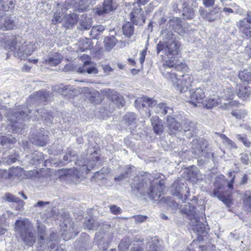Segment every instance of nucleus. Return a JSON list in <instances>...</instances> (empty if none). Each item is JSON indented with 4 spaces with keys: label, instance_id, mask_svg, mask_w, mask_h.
Instances as JSON below:
<instances>
[{
    "label": "nucleus",
    "instance_id": "obj_43",
    "mask_svg": "<svg viewBox=\"0 0 251 251\" xmlns=\"http://www.w3.org/2000/svg\"><path fill=\"white\" fill-rule=\"evenodd\" d=\"M111 99L112 101L116 102L119 107L124 106L125 101L123 97L118 95L117 92H114Z\"/></svg>",
    "mask_w": 251,
    "mask_h": 251
},
{
    "label": "nucleus",
    "instance_id": "obj_63",
    "mask_svg": "<svg viewBox=\"0 0 251 251\" xmlns=\"http://www.w3.org/2000/svg\"><path fill=\"white\" fill-rule=\"evenodd\" d=\"M146 54H147L146 50H144L140 53L139 61L141 64H143L145 61Z\"/></svg>",
    "mask_w": 251,
    "mask_h": 251
},
{
    "label": "nucleus",
    "instance_id": "obj_39",
    "mask_svg": "<svg viewBox=\"0 0 251 251\" xmlns=\"http://www.w3.org/2000/svg\"><path fill=\"white\" fill-rule=\"evenodd\" d=\"M84 226L85 228L89 230H96L97 229L99 225L98 223L95 222V220L93 218H90L85 219Z\"/></svg>",
    "mask_w": 251,
    "mask_h": 251
},
{
    "label": "nucleus",
    "instance_id": "obj_55",
    "mask_svg": "<svg viewBox=\"0 0 251 251\" xmlns=\"http://www.w3.org/2000/svg\"><path fill=\"white\" fill-rule=\"evenodd\" d=\"M47 241L49 242H59V238L57 235V233L54 232H52L50 233V237L46 239Z\"/></svg>",
    "mask_w": 251,
    "mask_h": 251
},
{
    "label": "nucleus",
    "instance_id": "obj_5",
    "mask_svg": "<svg viewBox=\"0 0 251 251\" xmlns=\"http://www.w3.org/2000/svg\"><path fill=\"white\" fill-rule=\"evenodd\" d=\"M134 104L138 109L147 106L154 107L155 112L160 115L166 114L169 108L165 103H159L158 104L156 100L144 96L138 97L135 100Z\"/></svg>",
    "mask_w": 251,
    "mask_h": 251
},
{
    "label": "nucleus",
    "instance_id": "obj_4",
    "mask_svg": "<svg viewBox=\"0 0 251 251\" xmlns=\"http://www.w3.org/2000/svg\"><path fill=\"white\" fill-rule=\"evenodd\" d=\"M169 57L171 59L166 60L165 63L160 67V71L166 78L173 82L175 87V84L178 79L176 74L175 73H172L170 70L174 68L177 71H181L185 68V65L181 61L172 58V56Z\"/></svg>",
    "mask_w": 251,
    "mask_h": 251
},
{
    "label": "nucleus",
    "instance_id": "obj_34",
    "mask_svg": "<svg viewBox=\"0 0 251 251\" xmlns=\"http://www.w3.org/2000/svg\"><path fill=\"white\" fill-rule=\"evenodd\" d=\"M133 168H134V167L131 165L126 166L125 171L122 173L121 175L115 177V180L116 181H120L122 180L129 177L131 176Z\"/></svg>",
    "mask_w": 251,
    "mask_h": 251
},
{
    "label": "nucleus",
    "instance_id": "obj_10",
    "mask_svg": "<svg viewBox=\"0 0 251 251\" xmlns=\"http://www.w3.org/2000/svg\"><path fill=\"white\" fill-rule=\"evenodd\" d=\"M117 8V4L114 0H104L101 5L96 8V13L103 16L114 11Z\"/></svg>",
    "mask_w": 251,
    "mask_h": 251
},
{
    "label": "nucleus",
    "instance_id": "obj_26",
    "mask_svg": "<svg viewBox=\"0 0 251 251\" xmlns=\"http://www.w3.org/2000/svg\"><path fill=\"white\" fill-rule=\"evenodd\" d=\"M44 63L51 66H56L61 61L59 54L57 53H50L44 58Z\"/></svg>",
    "mask_w": 251,
    "mask_h": 251
},
{
    "label": "nucleus",
    "instance_id": "obj_36",
    "mask_svg": "<svg viewBox=\"0 0 251 251\" xmlns=\"http://www.w3.org/2000/svg\"><path fill=\"white\" fill-rule=\"evenodd\" d=\"M105 30V27L102 25H97L92 27L90 35L93 38L97 39L98 36L101 34Z\"/></svg>",
    "mask_w": 251,
    "mask_h": 251
},
{
    "label": "nucleus",
    "instance_id": "obj_54",
    "mask_svg": "<svg viewBox=\"0 0 251 251\" xmlns=\"http://www.w3.org/2000/svg\"><path fill=\"white\" fill-rule=\"evenodd\" d=\"M109 208L111 212L113 214L118 215L122 213L121 208L116 205H111L109 206Z\"/></svg>",
    "mask_w": 251,
    "mask_h": 251
},
{
    "label": "nucleus",
    "instance_id": "obj_61",
    "mask_svg": "<svg viewBox=\"0 0 251 251\" xmlns=\"http://www.w3.org/2000/svg\"><path fill=\"white\" fill-rule=\"evenodd\" d=\"M218 199L226 205L229 204L230 202L229 199L224 195H221L220 196H218Z\"/></svg>",
    "mask_w": 251,
    "mask_h": 251
},
{
    "label": "nucleus",
    "instance_id": "obj_33",
    "mask_svg": "<svg viewBox=\"0 0 251 251\" xmlns=\"http://www.w3.org/2000/svg\"><path fill=\"white\" fill-rule=\"evenodd\" d=\"M251 93V88L250 86H241L237 92L239 98L244 99L249 97Z\"/></svg>",
    "mask_w": 251,
    "mask_h": 251
},
{
    "label": "nucleus",
    "instance_id": "obj_17",
    "mask_svg": "<svg viewBox=\"0 0 251 251\" xmlns=\"http://www.w3.org/2000/svg\"><path fill=\"white\" fill-rule=\"evenodd\" d=\"M130 20L133 24L143 25L145 21L143 10L140 7L134 9L130 13Z\"/></svg>",
    "mask_w": 251,
    "mask_h": 251
},
{
    "label": "nucleus",
    "instance_id": "obj_18",
    "mask_svg": "<svg viewBox=\"0 0 251 251\" xmlns=\"http://www.w3.org/2000/svg\"><path fill=\"white\" fill-rule=\"evenodd\" d=\"M190 221L194 231L198 235L203 236L204 234H207L208 230L207 225L201 222L198 217L191 218Z\"/></svg>",
    "mask_w": 251,
    "mask_h": 251
},
{
    "label": "nucleus",
    "instance_id": "obj_35",
    "mask_svg": "<svg viewBox=\"0 0 251 251\" xmlns=\"http://www.w3.org/2000/svg\"><path fill=\"white\" fill-rule=\"evenodd\" d=\"M117 39L114 36L107 37L104 39V44L106 50H110L116 45Z\"/></svg>",
    "mask_w": 251,
    "mask_h": 251
},
{
    "label": "nucleus",
    "instance_id": "obj_44",
    "mask_svg": "<svg viewBox=\"0 0 251 251\" xmlns=\"http://www.w3.org/2000/svg\"><path fill=\"white\" fill-rule=\"evenodd\" d=\"M196 208L193 205L188 203L185 206V213L187 214L189 216H191V218H194L197 217L195 215L196 214Z\"/></svg>",
    "mask_w": 251,
    "mask_h": 251
},
{
    "label": "nucleus",
    "instance_id": "obj_59",
    "mask_svg": "<svg viewBox=\"0 0 251 251\" xmlns=\"http://www.w3.org/2000/svg\"><path fill=\"white\" fill-rule=\"evenodd\" d=\"M17 155L12 154L9 156L7 160L6 161V163L8 164H11L14 162H15L17 160Z\"/></svg>",
    "mask_w": 251,
    "mask_h": 251
},
{
    "label": "nucleus",
    "instance_id": "obj_19",
    "mask_svg": "<svg viewBox=\"0 0 251 251\" xmlns=\"http://www.w3.org/2000/svg\"><path fill=\"white\" fill-rule=\"evenodd\" d=\"M34 120L44 121V124L50 126L52 122L53 117L50 113L44 109H38L35 112Z\"/></svg>",
    "mask_w": 251,
    "mask_h": 251
},
{
    "label": "nucleus",
    "instance_id": "obj_49",
    "mask_svg": "<svg viewBox=\"0 0 251 251\" xmlns=\"http://www.w3.org/2000/svg\"><path fill=\"white\" fill-rule=\"evenodd\" d=\"M49 92L47 91H38L36 92V96L42 101H46L49 97Z\"/></svg>",
    "mask_w": 251,
    "mask_h": 251
},
{
    "label": "nucleus",
    "instance_id": "obj_42",
    "mask_svg": "<svg viewBox=\"0 0 251 251\" xmlns=\"http://www.w3.org/2000/svg\"><path fill=\"white\" fill-rule=\"evenodd\" d=\"M239 77L242 81L249 83L251 81V72L244 70L239 73Z\"/></svg>",
    "mask_w": 251,
    "mask_h": 251
},
{
    "label": "nucleus",
    "instance_id": "obj_31",
    "mask_svg": "<svg viewBox=\"0 0 251 251\" xmlns=\"http://www.w3.org/2000/svg\"><path fill=\"white\" fill-rule=\"evenodd\" d=\"M16 142L15 138L8 136L0 137V144L4 147V149L11 148V146Z\"/></svg>",
    "mask_w": 251,
    "mask_h": 251
},
{
    "label": "nucleus",
    "instance_id": "obj_23",
    "mask_svg": "<svg viewBox=\"0 0 251 251\" xmlns=\"http://www.w3.org/2000/svg\"><path fill=\"white\" fill-rule=\"evenodd\" d=\"M78 72L81 74L87 73L88 74L96 75L99 72L98 69L93 65L92 62L86 61L82 67L78 69Z\"/></svg>",
    "mask_w": 251,
    "mask_h": 251
},
{
    "label": "nucleus",
    "instance_id": "obj_14",
    "mask_svg": "<svg viewBox=\"0 0 251 251\" xmlns=\"http://www.w3.org/2000/svg\"><path fill=\"white\" fill-rule=\"evenodd\" d=\"M184 192L187 194L189 193L186 186L184 184L174 183L173 184L171 190L172 194L176 196L183 201H185L187 199V195L186 194H184Z\"/></svg>",
    "mask_w": 251,
    "mask_h": 251
},
{
    "label": "nucleus",
    "instance_id": "obj_29",
    "mask_svg": "<svg viewBox=\"0 0 251 251\" xmlns=\"http://www.w3.org/2000/svg\"><path fill=\"white\" fill-rule=\"evenodd\" d=\"M151 122L154 132L157 135H161L163 132V126L159 121L158 117H152Z\"/></svg>",
    "mask_w": 251,
    "mask_h": 251
},
{
    "label": "nucleus",
    "instance_id": "obj_62",
    "mask_svg": "<svg viewBox=\"0 0 251 251\" xmlns=\"http://www.w3.org/2000/svg\"><path fill=\"white\" fill-rule=\"evenodd\" d=\"M203 5L206 7H212L214 5L215 0H202Z\"/></svg>",
    "mask_w": 251,
    "mask_h": 251
},
{
    "label": "nucleus",
    "instance_id": "obj_52",
    "mask_svg": "<svg viewBox=\"0 0 251 251\" xmlns=\"http://www.w3.org/2000/svg\"><path fill=\"white\" fill-rule=\"evenodd\" d=\"M182 127L185 131H190L194 127V124L187 120L182 124Z\"/></svg>",
    "mask_w": 251,
    "mask_h": 251
},
{
    "label": "nucleus",
    "instance_id": "obj_2",
    "mask_svg": "<svg viewBox=\"0 0 251 251\" xmlns=\"http://www.w3.org/2000/svg\"><path fill=\"white\" fill-rule=\"evenodd\" d=\"M161 36L162 41L157 45V53L162 51L168 57L177 54L180 45L176 41L173 30L166 25L162 29Z\"/></svg>",
    "mask_w": 251,
    "mask_h": 251
},
{
    "label": "nucleus",
    "instance_id": "obj_48",
    "mask_svg": "<svg viewBox=\"0 0 251 251\" xmlns=\"http://www.w3.org/2000/svg\"><path fill=\"white\" fill-rule=\"evenodd\" d=\"M164 201L167 205L173 209L178 208V204L170 197L164 198Z\"/></svg>",
    "mask_w": 251,
    "mask_h": 251
},
{
    "label": "nucleus",
    "instance_id": "obj_7",
    "mask_svg": "<svg viewBox=\"0 0 251 251\" xmlns=\"http://www.w3.org/2000/svg\"><path fill=\"white\" fill-rule=\"evenodd\" d=\"M207 143L206 140H200L194 141L193 142L192 152L196 157L200 158L204 157L209 158L210 153L206 150Z\"/></svg>",
    "mask_w": 251,
    "mask_h": 251
},
{
    "label": "nucleus",
    "instance_id": "obj_25",
    "mask_svg": "<svg viewBox=\"0 0 251 251\" xmlns=\"http://www.w3.org/2000/svg\"><path fill=\"white\" fill-rule=\"evenodd\" d=\"M4 15L0 13V29L2 30H10L13 28L14 23L9 17L4 18Z\"/></svg>",
    "mask_w": 251,
    "mask_h": 251
},
{
    "label": "nucleus",
    "instance_id": "obj_28",
    "mask_svg": "<svg viewBox=\"0 0 251 251\" xmlns=\"http://www.w3.org/2000/svg\"><path fill=\"white\" fill-rule=\"evenodd\" d=\"M237 26L244 37H251V26L245 20H241L237 23Z\"/></svg>",
    "mask_w": 251,
    "mask_h": 251
},
{
    "label": "nucleus",
    "instance_id": "obj_64",
    "mask_svg": "<svg viewBox=\"0 0 251 251\" xmlns=\"http://www.w3.org/2000/svg\"><path fill=\"white\" fill-rule=\"evenodd\" d=\"M225 144H227L231 149H236L237 148V146L235 143L229 138L226 142Z\"/></svg>",
    "mask_w": 251,
    "mask_h": 251
},
{
    "label": "nucleus",
    "instance_id": "obj_9",
    "mask_svg": "<svg viewBox=\"0 0 251 251\" xmlns=\"http://www.w3.org/2000/svg\"><path fill=\"white\" fill-rule=\"evenodd\" d=\"M231 99L229 97L227 100V102H223V100H226V99L223 97L219 98H210L206 100L203 103V105L206 108L210 109L218 105H221L220 107L223 109H226L228 107V106L231 103Z\"/></svg>",
    "mask_w": 251,
    "mask_h": 251
},
{
    "label": "nucleus",
    "instance_id": "obj_8",
    "mask_svg": "<svg viewBox=\"0 0 251 251\" xmlns=\"http://www.w3.org/2000/svg\"><path fill=\"white\" fill-rule=\"evenodd\" d=\"M194 77L190 75L185 74L178 78L175 84L176 89L181 93L185 92L191 86L194 81Z\"/></svg>",
    "mask_w": 251,
    "mask_h": 251
},
{
    "label": "nucleus",
    "instance_id": "obj_22",
    "mask_svg": "<svg viewBox=\"0 0 251 251\" xmlns=\"http://www.w3.org/2000/svg\"><path fill=\"white\" fill-rule=\"evenodd\" d=\"M30 141L35 145L43 147L45 146L48 140V136L45 131H41L38 134L34 135L30 138Z\"/></svg>",
    "mask_w": 251,
    "mask_h": 251
},
{
    "label": "nucleus",
    "instance_id": "obj_56",
    "mask_svg": "<svg viewBox=\"0 0 251 251\" xmlns=\"http://www.w3.org/2000/svg\"><path fill=\"white\" fill-rule=\"evenodd\" d=\"M72 172L70 169H62L58 170V174L60 176L69 175Z\"/></svg>",
    "mask_w": 251,
    "mask_h": 251
},
{
    "label": "nucleus",
    "instance_id": "obj_38",
    "mask_svg": "<svg viewBox=\"0 0 251 251\" xmlns=\"http://www.w3.org/2000/svg\"><path fill=\"white\" fill-rule=\"evenodd\" d=\"M78 17L75 14H70L67 18L66 23V26L68 28H72L78 22Z\"/></svg>",
    "mask_w": 251,
    "mask_h": 251
},
{
    "label": "nucleus",
    "instance_id": "obj_53",
    "mask_svg": "<svg viewBox=\"0 0 251 251\" xmlns=\"http://www.w3.org/2000/svg\"><path fill=\"white\" fill-rule=\"evenodd\" d=\"M91 42L88 40L82 42L80 44V49L83 51L87 50H90L91 49Z\"/></svg>",
    "mask_w": 251,
    "mask_h": 251
},
{
    "label": "nucleus",
    "instance_id": "obj_13",
    "mask_svg": "<svg viewBox=\"0 0 251 251\" xmlns=\"http://www.w3.org/2000/svg\"><path fill=\"white\" fill-rule=\"evenodd\" d=\"M112 240L111 234L106 232H102L100 230L96 233L95 240L100 249L106 250L108 245Z\"/></svg>",
    "mask_w": 251,
    "mask_h": 251
},
{
    "label": "nucleus",
    "instance_id": "obj_15",
    "mask_svg": "<svg viewBox=\"0 0 251 251\" xmlns=\"http://www.w3.org/2000/svg\"><path fill=\"white\" fill-rule=\"evenodd\" d=\"M167 28H170L180 35H183L185 32L184 28L182 25V20L178 17H173L167 22Z\"/></svg>",
    "mask_w": 251,
    "mask_h": 251
},
{
    "label": "nucleus",
    "instance_id": "obj_11",
    "mask_svg": "<svg viewBox=\"0 0 251 251\" xmlns=\"http://www.w3.org/2000/svg\"><path fill=\"white\" fill-rule=\"evenodd\" d=\"M183 15L187 19H192L195 16L194 8L197 7L196 0H181Z\"/></svg>",
    "mask_w": 251,
    "mask_h": 251
},
{
    "label": "nucleus",
    "instance_id": "obj_57",
    "mask_svg": "<svg viewBox=\"0 0 251 251\" xmlns=\"http://www.w3.org/2000/svg\"><path fill=\"white\" fill-rule=\"evenodd\" d=\"M240 160L243 164L245 165H247L249 164V157L247 154L246 153H242L241 154V157L240 158Z\"/></svg>",
    "mask_w": 251,
    "mask_h": 251
},
{
    "label": "nucleus",
    "instance_id": "obj_40",
    "mask_svg": "<svg viewBox=\"0 0 251 251\" xmlns=\"http://www.w3.org/2000/svg\"><path fill=\"white\" fill-rule=\"evenodd\" d=\"M124 121L125 123L128 125L135 124L137 116L133 112H128L124 116Z\"/></svg>",
    "mask_w": 251,
    "mask_h": 251
},
{
    "label": "nucleus",
    "instance_id": "obj_21",
    "mask_svg": "<svg viewBox=\"0 0 251 251\" xmlns=\"http://www.w3.org/2000/svg\"><path fill=\"white\" fill-rule=\"evenodd\" d=\"M167 127L168 133L171 135H176L179 130L180 124L172 116H168L167 119Z\"/></svg>",
    "mask_w": 251,
    "mask_h": 251
},
{
    "label": "nucleus",
    "instance_id": "obj_3",
    "mask_svg": "<svg viewBox=\"0 0 251 251\" xmlns=\"http://www.w3.org/2000/svg\"><path fill=\"white\" fill-rule=\"evenodd\" d=\"M10 40V42L6 43V49L12 51L16 57L25 59L34 51L33 44H25V42L23 44V41L19 35H11Z\"/></svg>",
    "mask_w": 251,
    "mask_h": 251
},
{
    "label": "nucleus",
    "instance_id": "obj_24",
    "mask_svg": "<svg viewBox=\"0 0 251 251\" xmlns=\"http://www.w3.org/2000/svg\"><path fill=\"white\" fill-rule=\"evenodd\" d=\"M30 223L26 219L25 220H18L15 222V228L17 232L20 233V235L30 230Z\"/></svg>",
    "mask_w": 251,
    "mask_h": 251
},
{
    "label": "nucleus",
    "instance_id": "obj_41",
    "mask_svg": "<svg viewBox=\"0 0 251 251\" xmlns=\"http://www.w3.org/2000/svg\"><path fill=\"white\" fill-rule=\"evenodd\" d=\"M3 198L5 201L8 202H14L22 204V205L24 203V201L20 200V198L9 193H6Z\"/></svg>",
    "mask_w": 251,
    "mask_h": 251
},
{
    "label": "nucleus",
    "instance_id": "obj_30",
    "mask_svg": "<svg viewBox=\"0 0 251 251\" xmlns=\"http://www.w3.org/2000/svg\"><path fill=\"white\" fill-rule=\"evenodd\" d=\"M15 0H0V13L1 11H9L14 8ZM3 14V12H1Z\"/></svg>",
    "mask_w": 251,
    "mask_h": 251
},
{
    "label": "nucleus",
    "instance_id": "obj_50",
    "mask_svg": "<svg viewBox=\"0 0 251 251\" xmlns=\"http://www.w3.org/2000/svg\"><path fill=\"white\" fill-rule=\"evenodd\" d=\"M63 11V10L62 9ZM63 11L61 12H55L53 15V19H52V23L53 24L55 25L58 23H60L62 21V16H63Z\"/></svg>",
    "mask_w": 251,
    "mask_h": 251
},
{
    "label": "nucleus",
    "instance_id": "obj_51",
    "mask_svg": "<svg viewBox=\"0 0 251 251\" xmlns=\"http://www.w3.org/2000/svg\"><path fill=\"white\" fill-rule=\"evenodd\" d=\"M132 218L134 219L136 223L139 224L146 222L148 217L146 215H133Z\"/></svg>",
    "mask_w": 251,
    "mask_h": 251
},
{
    "label": "nucleus",
    "instance_id": "obj_46",
    "mask_svg": "<svg viewBox=\"0 0 251 251\" xmlns=\"http://www.w3.org/2000/svg\"><path fill=\"white\" fill-rule=\"evenodd\" d=\"M199 242L197 241H193L190 244L188 249L190 251H203L204 246L199 245Z\"/></svg>",
    "mask_w": 251,
    "mask_h": 251
},
{
    "label": "nucleus",
    "instance_id": "obj_47",
    "mask_svg": "<svg viewBox=\"0 0 251 251\" xmlns=\"http://www.w3.org/2000/svg\"><path fill=\"white\" fill-rule=\"evenodd\" d=\"M236 137L239 141L242 142L244 146L246 147L249 148L251 146V142L249 141L246 135L236 134Z\"/></svg>",
    "mask_w": 251,
    "mask_h": 251
},
{
    "label": "nucleus",
    "instance_id": "obj_45",
    "mask_svg": "<svg viewBox=\"0 0 251 251\" xmlns=\"http://www.w3.org/2000/svg\"><path fill=\"white\" fill-rule=\"evenodd\" d=\"M46 227L44 226H39L37 229V233L39 237V244H42L45 238L44 235L45 233Z\"/></svg>",
    "mask_w": 251,
    "mask_h": 251
},
{
    "label": "nucleus",
    "instance_id": "obj_16",
    "mask_svg": "<svg viewBox=\"0 0 251 251\" xmlns=\"http://www.w3.org/2000/svg\"><path fill=\"white\" fill-rule=\"evenodd\" d=\"M221 12V8L218 6H216L209 12H207L202 7H201L199 9V12L201 17L210 22H213L218 20Z\"/></svg>",
    "mask_w": 251,
    "mask_h": 251
},
{
    "label": "nucleus",
    "instance_id": "obj_20",
    "mask_svg": "<svg viewBox=\"0 0 251 251\" xmlns=\"http://www.w3.org/2000/svg\"><path fill=\"white\" fill-rule=\"evenodd\" d=\"M189 94L190 98V101L195 106L197 103H202L203 99L205 98V94L203 91L199 88L195 90L190 91Z\"/></svg>",
    "mask_w": 251,
    "mask_h": 251
},
{
    "label": "nucleus",
    "instance_id": "obj_32",
    "mask_svg": "<svg viewBox=\"0 0 251 251\" xmlns=\"http://www.w3.org/2000/svg\"><path fill=\"white\" fill-rule=\"evenodd\" d=\"M91 26V19L83 15L80 20L78 28L81 30H88Z\"/></svg>",
    "mask_w": 251,
    "mask_h": 251
},
{
    "label": "nucleus",
    "instance_id": "obj_60",
    "mask_svg": "<svg viewBox=\"0 0 251 251\" xmlns=\"http://www.w3.org/2000/svg\"><path fill=\"white\" fill-rule=\"evenodd\" d=\"M71 90V88H70L69 86H61L58 89V92L62 94H64L66 91H70Z\"/></svg>",
    "mask_w": 251,
    "mask_h": 251
},
{
    "label": "nucleus",
    "instance_id": "obj_1",
    "mask_svg": "<svg viewBox=\"0 0 251 251\" xmlns=\"http://www.w3.org/2000/svg\"><path fill=\"white\" fill-rule=\"evenodd\" d=\"M131 187L133 191L137 192L142 196H147L151 200L157 201L160 197L165 186L162 181L147 174L141 177H134Z\"/></svg>",
    "mask_w": 251,
    "mask_h": 251
},
{
    "label": "nucleus",
    "instance_id": "obj_37",
    "mask_svg": "<svg viewBox=\"0 0 251 251\" xmlns=\"http://www.w3.org/2000/svg\"><path fill=\"white\" fill-rule=\"evenodd\" d=\"M124 34L127 37H130L134 33V26L132 24L127 22L123 26Z\"/></svg>",
    "mask_w": 251,
    "mask_h": 251
},
{
    "label": "nucleus",
    "instance_id": "obj_27",
    "mask_svg": "<svg viewBox=\"0 0 251 251\" xmlns=\"http://www.w3.org/2000/svg\"><path fill=\"white\" fill-rule=\"evenodd\" d=\"M20 236L24 243L27 246H32L35 242L36 237L31 230L22 233Z\"/></svg>",
    "mask_w": 251,
    "mask_h": 251
},
{
    "label": "nucleus",
    "instance_id": "obj_58",
    "mask_svg": "<svg viewBox=\"0 0 251 251\" xmlns=\"http://www.w3.org/2000/svg\"><path fill=\"white\" fill-rule=\"evenodd\" d=\"M243 202L244 205L251 210V197H247L244 199Z\"/></svg>",
    "mask_w": 251,
    "mask_h": 251
},
{
    "label": "nucleus",
    "instance_id": "obj_12",
    "mask_svg": "<svg viewBox=\"0 0 251 251\" xmlns=\"http://www.w3.org/2000/svg\"><path fill=\"white\" fill-rule=\"evenodd\" d=\"M65 215L66 219L62 222L60 226L62 232V235L64 239L66 240L72 237L74 229L73 226V223L69 218V214L65 213Z\"/></svg>",
    "mask_w": 251,
    "mask_h": 251
},
{
    "label": "nucleus",
    "instance_id": "obj_6",
    "mask_svg": "<svg viewBox=\"0 0 251 251\" xmlns=\"http://www.w3.org/2000/svg\"><path fill=\"white\" fill-rule=\"evenodd\" d=\"M30 118L27 111L23 110L8 115V120L11 122V128L15 132H21L24 126L22 122Z\"/></svg>",
    "mask_w": 251,
    "mask_h": 251
}]
</instances>
